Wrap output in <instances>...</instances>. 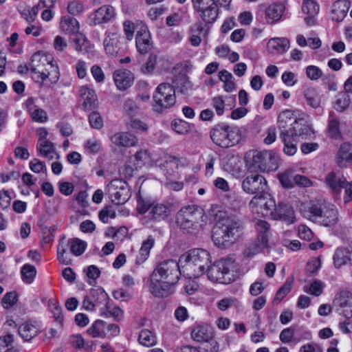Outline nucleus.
Returning <instances> with one entry per match:
<instances>
[{"mask_svg": "<svg viewBox=\"0 0 352 352\" xmlns=\"http://www.w3.org/2000/svg\"><path fill=\"white\" fill-rule=\"evenodd\" d=\"M212 101L217 114L221 116L225 109V102L223 98L221 96H216L212 98Z\"/></svg>", "mask_w": 352, "mask_h": 352, "instance_id": "64", "label": "nucleus"}, {"mask_svg": "<svg viewBox=\"0 0 352 352\" xmlns=\"http://www.w3.org/2000/svg\"><path fill=\"white\" fill-rule=\"evenodd\" d=\"M135 44L138 52L141 54L148 53L153 48L150 32L146 26H142L137 31Z\"/></svg>", "mask_w": 352, "mask_h": 352, "instance_id": "15", "label": "nucleus"}, {"mask_svg": "<svg viewBox=\"0 0 352 352\" xmlns=\"http://www.w3.org/2000/svg\"><path fill=\"white\" fill-rule=\"evenodd\" d=\"M155 239L152 236H148L147 239L144 241L140 250V254L137 256L136 263L141 264L144 263L148 257L150 251L153 247Z\"/></svg>", "mask_w": 352, "mask_h": 352, "instance_id": "37", "label": "nucleus"}, {"mask_svg": "<svg viewBox=\"0 0 352 352\" xmlns=\"http://www.w3.org/2000/svg\"><path fill=\"white\" fill-rule=\"evenodd\" d=\"M234 268V260L232 258H221L206 270L207 275L212 282L227 284L230 283V271Z\"/></svg>", "mask_w": 352, "mask_h": 352, "instance_id": "7", "label": "nucleus"}, {"mask_svg": "<svg viewBox=\"0 0 352 352\" xmlns=\"http://www.w3.org/2000/svg\"><path fill=\"white\" fill-rule=\"evenodd\" d=\"M99 219L104 223H107L109 218L114 219L116 217V211L112 206H106L99 212Z\"/></svg>", "mask_w": 352, "mask_h": 352, "instance_id": "55", "label": "nucleus"}, {"mask_svg": "<svg viewBox=\"0 0 352 352\" xmlns=\"http://www.w3.org/2000/svg\"><path fill=\"white\" fill-rule=\"evenodd\" d=\"M324 283L320 280H315L309 287L305 286L304 291L314 296H320L324 287Z\"/></svg>", "mask_w": 352, "mask_h": 352, "instance_id": "48", "label": "nucleus"}, {"mask_svg": "<svg viewBox=\"0 0 352 352\" xmlns=\"http://www.w3.org/2000/svg\"><path fill=\"white\" fill-rule=\"evenodd\" d=\"M326 183L335 193H339L346 183V178L338 176L334 172L329 173L325 179Z\"/></svg>", "mask_w": 352, "mask_h": 352, "instance_id": "34", "label": "nucleus"}, {"mask_svg": "<svg viewBox=\"0 0 352 352\" xmlns=\"http://www.w3.org/2000/svg\"><path fill=\"white\" fill-rule=\"evenodd\" d=\"M318 216L321 217V219H316L314 222L324 226H330L337 222L338 211L333 206L327 204Z\"/></svg>", "mask_w": 352, "mask_h": 352, "instance_id": "20", "label": "nucleus"}, {"mask_svg": "<svg viewBox=\"0 0 352 352\" xmlns=\"http://www.w3.org/2000/svg\"><path fill=\"white\" fill-rule=\"evenodd\" d=\"M302 10L307 15H317L319 12V6L314 0H304Z\"/></svg>", "mask_w": 352, "mask_h": 352, "instance_id": "51", "label": "nucleus"}, {"mask_svg": "<svg viewBox=\"0 0 352 352\" xmlns=\"http://www.w3.org/2000/svg\"><path fill=\"white\" fill-rule=\"evenodd\" d=\"M67 11L72 15H80L84 11V6L82 3L72 1L67 6Z\"/></svg>", "mask_w": 352, "mask_h": 352, "instance_id": "59", "label": "nucleus"}, {"mask_svg": "<svg viewBox=\"0 0 352 352\" xmlns=\"http://www.w3.org/2000/svg\"><path fill=\"white\" fill-rule=\"evenodd\" d=\"M210 263V253L201 248L190 250L179 258L182 273L190 278L203 275Z\"/></svg>", "mask_w": 352, "mask_h": 352, "instance_id": "2", "label": "nucleus"}, {"mask_svg": "<svg viewBox=\"0 0 352 352\" xmlns=\"http://www.w3.org/2000/svg\"><path fill=\"white\" fill-rule=\"evenodd\" d=\"M232 0H192L195 11L206 23H214L219 15V4L229 5Z\"/></svg>", "mask_w": 352, "mask_h": 352, "instance_id": "6", "label": "nucleus"}, {"mask_svg": "<svg viewBox=\"0 0 352 352\" xmlns=\"http://www.w3.org/2000/svg\"><path fill=\"white\" fill-rule=\"evenodd\" d=\"M182 272L179 261L177 263L174 260H166L156 266L151 276L175 285L179 280Z\"/></svg>", "mask_w": 352, "mask_h": 352, "instance_id": "9", "label": "nucleus"}, {"mask_svg": "<svg viewBox=\"0 0 352 352\" xmlns=\"http://www.w3.org/2000/svg\"><path fill=\"white\" fill-rule=\"evenodd\" d=\"M112 143L118 146L129 147L135 146L137 138L128 132H121L114 134L111 138Z\"/></svg>", "mask_w": 352, "mask_h": 352, "instance_id": "24", "label": "nucleus"}, {"mask_svg": "<svg viewBox=\"0 0 352 352\" xmlns=\"http://www.w3.org/2000/svg\"><path fill=\"white\" fill-rule=\"evenodd\" d=\"M350 104L349 96L346 94H341L336 101V108L340 111L346 109Z\"/></svg>", "mask_w": 352, "mask_h": 352, "instance_id": "57", "label": "nucleus"}, {"mask_svg": "<svg viewBox=\"0 0 352 352\" xmlns=\"http://www.w3.org/2000/svg\"><path fill=\"white\" fill-rule=\"evenodd\" d=\"M327 204L322 201L311 200L302 203L300 210L303 217L314 222L316 219H321L318 214L322 212V209Z\"/></svg>", "mask_w": 352, "mask_h": 352, "instance_id": "12", "label": "nucleus"}, {"mask_svg": "<svg viewBox=\"0 0 352 352\" xmlns=\"http://www.w3.org/2000/svg\"><path fill=\"white\" fill-rule=\"evenodd\" d=\"M213 337L211 328L206 325H198L191 331V338L196 342H209Z\"/></svg>", "mask_w": 352, "mask_h": 352, "instance_id": "31", "label": "nucleus"}, {"mask_svg": "<svg viewBox=\"0 0 352 352\" xmlns=\"http://www.w3.org/2000/svg\"><path fill=\"white\" fill-rule=\"evenodd\" d=\"M111 188H115L116 190L111 195L112 201L116 205H120L126 203L131 197L130 190L127 184L120 180H113L111 182Z\"/></svg>", "mask_w": 352, "mask_h": 352, "instance_id": "16", "label": "nucleus"}, {"mask_svg": "<svg viewBox=\"0 0 352 352\" xmlns=\"http://www.w3.org/2000/svg\"><path fill=\"white\" fill-rule=\"evenodd\" d=\"M49 307L52 313L54 315V317L55 318L56 321L61 325L63 320V318L62 316L60 307L55 302H50L49 303Z\"/></svg>", "mask_w": 352, "mask_h": 352, "instance_id": "63", "label": "nucleus"}, {"mask_svg": "<svg viewBox=\"0 0 352 352\" xmlns=\"http://www.w3.org/2000/svg\"><path fill=\"white\" fill-rule=\"evenodd\" d=\"M66 247L69 245L70 252L75 256L81 255L85 250L87 243L79 239H72L67 241L65 244Z\"/></svg>", "mask_w": 352, "mask_h": 352, "instance_id": "42", "label": "nucleus"}, {"mask_svg": "<svg viewBox=\"0 0 352 352\" xmlns=\"http://www.w3.org/2000/svg\"><path fill=\"white\" fill-rule=\"evenodd\" d=\"M30 67L31 73L33 74L32 78L36 82H39L41 80L42 85L47 80L51 84H54L59 79L58 66L54 65L46 55L40 52L35 53L32 56Z\"/></svg>", "mask_w": 352, "mask_h": 352, "instance_id": "4", "label": "nucleus"}, {"mask_svg": "<svg viewBox=\"0 0 352 352\" xmlns=\"http://www.w3.org/2000/svg\"><path fill=\"white\" fill-rule=\"evenodd\" d=\"M79 92L82 100V109L85 111L92 109L96 100L95 91L86 86H83L80 87Z\"/></svg>", "mask_w": 352, "mask_h": 352, "instance_id": "29", "label": "nucleus"}, {"mask_svg": "<svg viewBox=\"0 0 352 352\" xmlns=\"http://www.w3.org/2000/svg\"><path fill=\"white\" fill-rule=\"evenodd\" d=\"M21 273L23 282L30 284L34 281L36 274V270L34 266L25 264L22 267Z\"/></svg>", "mask_w": 352, "mask_h": 352, "instance_id": "44", "label": "nucleus"}, {"mask_svg": "<svg viewBox=\"0 0 352 352\" xmlns=\"http://www.w3.org/2000/svg\"><path fill=\"white\" fill-rule=\"evenodd\" d=\"M90 298L96 306L99 305H107L109 300L107 294L102 288L92 289L90 292Z\"/></svg>", "mask_w": 352, "mask_h": 352, "instance_id": "43", "label": "nucleus"}, {"mask_svg": "<svg viewBox=\"0 0 352 352\" xmlns=\"http://www.w3.org/2000/svg\"><path fill=\"white\" fill-rule=\"evenodd\" d=\"M36 149L41 156L45 157L48 160H52L54 157L56 160L60 158V155L56 152L54 144L50 141L38 142Z\"/></svg>", "mask_w": 352, "mask_h": 352, "instance_id": "30", "label": "nucleus"}, {"mask_svg": "<svg viewBox=\"0 0 352 352\" xmlns=\"http://www.w3.org/2000/svg\"><path fill=\"white\" fill-rule=\"evenodd\" d=\"M178 166L179 160L173 156L166 157L164 163L160 165L161 168L169 176L175 174Z\"/></svg>", "mask_w": 352, "mask_h": 352, "instance_id": "41", "label": "nucleus"}, {"mask_svg": "<svg viewBox=\"0 0 352 352\" xmlns=\"http://www.w3.org/2000/svg\"><path fill=\"white\" fill-rule=\"evenodd\" d=\"M140 344L147 347L152 346L156 342L155 337L148 330H142L138 338Z\"/></svg>", "mask_w": 352, "mask_h": 352, "instance_id": "46", "label": "nucleus"}, {"mask_svg": "<svg viewBox=\"0 0 352 352\" xmlns=\"http://www.w3.org/2000/svg\"><path fill=\"white\" fill-rule=\"evenodd\" d=\"M311 133L312 131L310 126L302 118H297L293 126L291 127L289 131L292 136L295 138L299 136L305 139H307Z\"/></svg>", "mask_w": 352, "mask_h": 352, "instance_id": "27", "label": "nucleus"}, {"mask_svg": "<svg viewBox=\"0 0 352 352\" xmlns=\"http://www.w3.org/2000/svg\"><path fill=\"white\" fill-rule=\"evenodd\" d=\"M292 282L286 281L278 290L274 298V303H279L291 291Z\"/></svg>", "mask_w": 352, "mask_h": 352, "instance_id": "54", "label": "nucleus"}, {"mask_svg": "<svg viewBox=\"0 0 352 352\" xmlns=\"http://www.w3.org/2000/svg\"><path fill=\"white\" fill-rule=\"evenodd\" d=\"M30 168L34 173H39L41 172H46V165L45 162H41L38 159L34 158L30 162Z\"/></svg>", "mask_w": 352, "mask_h": 352, "instance_id": "62", "label": "nucleus"}, {"mask_svg": "<svg viewBox=\"0 0 352 352\" xmlns=\"http://www.w3.org/2000/svg\"><path fill=\"white\" fill-rule=\"evenodd\" d=\"M241 188L245 193L254 195L249 203V206L252 210L259 206L261 201L270 196L269 186L266 179L256 171L248 170L242 181Z\"/></svg>", "mask_w": 352, "mask_h": 352, "instance_id": "3", "label": "nucleus"}, {"mask_svg": "<svg viewBox=\"0 0 352 352\" xmlns=\"http://www.w3.org/2000/svg\"><path fill=\"white\" fill-rule=\"evenodd\" d=\"M17 300V294L15 292H8L2 299V303L5 308L12 307Z\"/></svg>", "mask_w": 352, "mask_h": 352, "instance_id": "58", "label": "nucleus"}, {"mask_svg": "<svg viewBox=\"0 0 352 352\" xmlns=\"http://www.w3.org/2000/svg\"><path fill=\"white\" fill-rule=\"evenodd\" d=\"M39 331L38 328L30 322H25L19 327V333L25 341H30Z\"/></svg>", "mask_w": 352, "mask_h": 352, "instance_id": "38", "label": "nucleus"}, {"mask_svg": "<svg viewBox=\"0 0 352 352\" xmlns=\"http://www.w3.org/2000/svg\"><path fill=\"white\" fill-rule=\"evenodd\" d=\"M60 28L64 33L74 35L78 33L79 24L76 19L65 16L62 17L60 22Z\"/></svg>", "mask_w": 352, "mask_h": 352, "instance_id": "35", "label": "nucleus"}, {"mask_svg": "<svg viewBox=\"0 0 352 352\" xmlns=\"http://www.w3.org/2000/svg\"><path fill=\"white\" fill-rule=\"evenodd\" d=\"M85 148L89 153H98L101 148L100 142L95 138L89 139L86 142L85 144Z\"/></svg>", "mask_w": 352, "mask_h": 352, "instance_id": "61", "label": "nucleus"}, {"mask_svg": "<svg viewBox=\"0 0 352 352\" xmlns=\"http://www.w3.org/2000/svg\"><path fill=\"white\" fill-rule=\"evenodd\" d=\"M157 62V56L151 54L148 56L147 61L141 67V72L144 74H151L155 67Z\"/></svg>", "mask_w": 352, "mask_h": 352, "instance_id": "53", "label": "nucleus"}, {"mask_svg": "<svg viewBox=\"0 0 352 352\" xmlns=\"http://www.w3.org/2000/svg\"><path fill=\"white\" fill-rule=\"evenodd\" d=\"M335 162L340 168H346L352 164V143L346 142L340 144L335 155Z\"/></svg>", "mask_w": 352, "mask_h": 352, "instance_id": "14", "label": "nucleus"}, {"mask_svg": "<svg viewBox=\"0 0 352 352\" xmlns=\"http://www.w3.org/2000/svg\"><path fill=\"white\" fill-rule=\"evenodd\" d=\"M272 214L276 219H280L289 223L294 222V211L292 208L283 203H280Z\"/></svg>", "mask_w": 352, "mask_h": 352, "instance_id": "26", "label": "nucleus"}, {"mask_svg": "<svg viewBox=\"0 0 352 352\" xmlns=\"http://www.w3.org/2000/svg\"><path fill=\"white\" fill-rule=\"evenodd\" d=\"M307 104L311 107L316 109L320 105V98L314 89H307L305 93Z\"/></svg>", "mask_w": 352, "mask_h": 352, "instance_id": "50", "label": "nucleus"}, {"mask_svg": "<svg viewBox=\"0 0 352 352\" xmlns=\"http://www.w3.org/2000/svg\"><path fill=\"white\" fill-rule=\"evenodd\" d=\"M26 107L33 121L39 123H44L47 121L48 117L46 111L36 106L33 98L27 100Z\"/></svg>", "mask_w": 352, "mask_h": 352, "instance_id": "23", "label": "nucleus"}, {"mask_svg": "<svg viewBox=\"0 0 352 352\" xmlns=\"http://www.w3.org/2000/svg\"><path fill=\"white\" fill-rule=\"evenodd\" d=\"M203 216V211L195 206L183 207L177 214V226L187 233H195L200 227L199 220Z\"/></svg>", "mask_w": 352, "mask_h": 352, "instance_id": "5", "label": "nucleus"}, {"mask_svg": "<svg viewBox=\"0 0 352 352\" xmlns=\"http://www.w3.org/2000/svg\"><path fill=\"white\" fill-rule=\"evenodd\" d=\"M246 166L248 170H253L258 168L261 170H265L267 168V160L269 156L267 153H263L258 151H250L247 153Z\"/></svg>", "mask_w": 352, "mask_h": 352, "instance_id": "13", "label": "nucleus"}, {"mask_svg": "<svg viewBox=\"0 0 352 352\" xmlns=\"http://www.w3.org/2000/svg\"><path fill=\"white\" fill-rule=\"evenodd\" d=\"M285 8L282 4L270 5L265 10V20L267 23L273 24L278 21L283 14Z\"/></svg>", "mask_w": 352, "mask_h": 352, "instance_id": "33", "label": "nucleus"}, {"mask_svg": "<svg viewBox=\"0 0 352 352\" xmlns=\"http://www.w3.org/2000/svg\"><path fill=\"white\" fill-rule=\"evenodd\" d=\"M296 119L297 118L291 110L287 109L280 113L277 120L280 134L289 133Z\"/></svg>", "mask_w": 352, "mask_h": 352, "instance_id": "18", "label": "nucleus"}, {"mask_svg": "<svg viewBox=\"0 0 352 352\" xmlns=\"http://www.w3.org/2000/svg\"><path fill=\"white\" fill-rule=\"evenodd\" d=\"M352 246L349 245L347 248H338L336 250L333 255V263L336 267L339 268L345 265L347 261L349 262V254L351 252Z\"/></svg>", "mask_w": 352, "mask_h": 352, "instance_id": "39", "label": "nucleus"}, {"mask_svg": "<svg viewBox=\"0 0 352 352\" xmlns=\"http://www.w3.org/2000/svg\"><path fill=\"white\" fill-rule=\"evenodd\" d=\"M306 75L311 80H317L322 76L321 69L315 65H309L306 68Z\"/></svg>", "mask_w": 352, "mask_h": 352, "instance_id": "56", "label": "nucleus"}, {"mask_svg": "<svg viewBox=\"0 0 352 352\" xmlns=\"http://www.w3.org/2000/svg\"><path fill=\"white\" fill-rule=\"evenodd\" d=\"M210 216L215 221L212 230V240L217 247L228 248L239 240L243 230L241 221L228 217L218 206L212 207Z\"/></svg>", "mask_w": 352, "mask_h": 352, "instance_id": "1", "label": "nucleus"}, {"mask_svg": "<svg viewBox=\"0 0 352 352\" xmlns=\"http://www.w3.org/2000/svg\"><path fill=\"white\" fill-rule=\"evenodd\" d=\"M72 42L74 43V48L78 52H87V38L82 34L76 33L72 38Z\"/></svg>", "mask_w": 352, "mask_h": 352, "instance_id": "52", "label": "nucleus"}, {"mask_svg": "<svg viewBox=\"0 0 352 352\" xmlns=\"http://www.w3.org/2000/svg\"><path fill=\"white\" fill-rule=\"evenodd\" d=\"M93 22L95 25L108 23L116 16L115 9L111 6H103L97 9L93 14Z\"/></svg>", "mask_w": 352, "mask_h": 352, "instance_id": "19", "label": "nucleus"}, {"mask_svg": "<svg viewBox=\"0 0 352 352\" xmlns=\"http://www.w3.org/2000/svg\"><path fill=\"white\" fill-rule=\"evenodd\" d=\"M294 173L291 170H287L284 173H280L278 178L284 188H291L294 186Z\"/></svg>", "mask_w": 352, "mask_h": 352, "instance_id": "47", "label": "nucleus"}, {"mask_svg": "<svg viewBox=\"0 0 352 352\" xmlns=\"http://www.w3.org/2000/svg\"><path fill=\"white\" fill-rule=\"evenodd\" d=\"M289 47V41L285 38H274L267 43L268 50L272 54H283Z\"/></svg>", "mask_w": 352, "mask_h": 352, "instance_id": "32", "label": "nucleus"}, {"mask_svg": "<svg viewBox=\"0 0 352 352\" xmlns=\"http://www.w3.org/2000/svg\"><path fill=\"white\" fill-rule=\"evenodd\" d=\"M119 40L116 34L108 35L103 41L106 53L110 56H116L120 50L118 47Z\"/></svg>", "mask_w": 352, "mask_h": 352, "instance_id": "36", "label": "nucleus"}, {"mask_svg": "<svg viewBox=\"0 0 352 352\" xmlns=\"http://www.w3.org/2000/svg\"><path fill=\"white\" fill-rule=\"evenodd\" d=\"M327 133L329 138L340 140L342 138L341 122L338 116L331 111L327 121Z\"/></svg>", "mask_w": 352, "mask_h": 352, "instance_id": "21", "label": "nucleus"}, {"mask_svg": "<svg viewBox=\"0 0 352 352\" xmlns=\"http://www.w3.org/2000/svg\"><path fill=\"white\" fill-rule=\"evenodd\" d=\"M105 322L100 320H97L87 329V333L93 338L104 336Z\"/></svg>", "mask_w": 352, "mask_h": 352, "instance_id": "45", "label": "nucleus"}, {"mask_svg": "<svg viewBox=\"0 0 352 352\" xmlns=\"http://www.w3.org/2000/svg\"><path fill=\"white\" fill-rule=\"evenodd\" d=\"M153 109L157 113H162L164 109L170 108L176 102L174 87L168 83L160 84L153 94Z\"/></svg>", "mask_w": 352, "mask_h": 352, "instance_id": "8", "label": "nucleus"}, {"mask_svg": "<svg viewBox=\"0 0 352 352\" xmlns=\"http://www.w3.org/2000/svg\"><path fill=\"white\" fill-rule=\"evenodd\" d=\"M174 285L175 284L152 276H150L148 281L150 292L157 298H166L172 294Z\"/></svg>", "mask_w": 352, "mask_h": 352, "instance_id": "11", "label": "nucleus"}, {"mask_svg": "<svg viewBox=\"0 0 352 352\" xmlns=\"http://www.w3.org/2000/svg\"><path fill=\"white\" fill-rule=\"evenodd\" d=\"M280 138L284 144V153L287 155H293L297 151L295 137L289 133L280 134Z\"/></svg>", "mask_w": 352, "mask_h": 352, "instance_id": "40", "label": "nucleus"}, {"mask_svg": "<svg viewBox=\"0 0 352 352\" xmlns=\"http://www.w3.org/2000/svg\"><path fill=\"white\" fill-rule=\"evenodd\" d=\"M113 80L120 90H126L133 83V77L128 70H116L113 74Z\"/></svg>", "mask_w": 352, "mask_h": 352, "instance_id": "25", "label": "nucleus"}, {"mask_svg": "<svg viewBox=\"0 0 352 352\" xmlns=\"http://www.w3.org/2000/svg\"><path fill=\"white\" fill-rule=\"evenodd\" d=\"M89 122L91 127L100 129L102 127L103 122L101 116L98 112H92L89 116Z\"/></svg>", "mask_w": 352, "mask_h": 352, "instance_id": "60", "label": "nucleus"}, {"mask_svg": "<svg viewBox=\"0 0 352 352\" xmlns=\"http://www.w3.org/2000/svg\"><path fill=\"white\" fill-rule=\"evenodd\" d=\"M57 258L60 263L63 265H69L71 259L68 256L67 253V248L64 242V239H62L57 248Z\"/></svg>", "mask_w": 352, "mask_h": 352, "instance_id": "49", "label": "nucleus"}, {"mask_svg": "<svg viewBox=\"0 0 352 352\" xmlns=\"http://www.w3.org/2000/svg\"><path fill=\"white\" fill-rule=\"evenodd\" d=\"M350 1L348 0H338L333 4L332 19L337 22L342 21L346 16L350 8Z\"/></svg>", "mask_w": 352, "mask_h": 352, "instance_id": "28", "label": "nucleus"}, {"mask_svg": "<svg viewBox=\"0 0 352 352\" xmlns=\"http://www.w3.org/2000/svg\"><path fill=\"white\" fill-rule=\"evenodd\" d=\"M229 129V126L225 124L217 125L210 131V137L213 142L221 147L231 146V142L228 139Z\"/></svg>", "mask_w": 352, "mask_h": 352, "instance_id": "17", "label": "nucleus"}, {"mask_svg": "<svg viewBox=\"0 0 352 352\" xmlns=\"http://www.w3.org/2000/svg\"><path fill=\"white\" fill-rule=\"evenodd\" d=\"M336 311L346 319L352 318V293L343 290L336 294L333 301Z\"/></svg>", "mask_w": 352, "mask_h": 352, "instance_id": "10", "label": "nucleus"}, {"mask_svg": "<svg viewBox=\"0 0 352 352\" xmlns=\"http://www.w3.org/2000/svg\"><path fill=\"white\" fill-rule=\"evenodd\" d=\"M171 212L170 204H157L151 207L148 212L149 218L155 221L166 219Z\"/></svg>", "mask_w": 352, "mask_h": 352, "instance_id": "22", "label": "nucleus"}]
</instances>
